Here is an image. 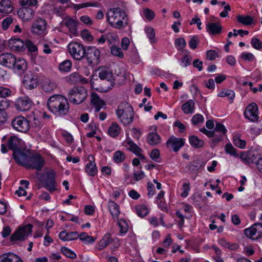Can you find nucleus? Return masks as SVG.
<instances>
[{"instance_id": "79ce46f5", "label": "nucleus", "mask_w": 262, "mask_h": 262, "mask_svg": "<svg viewBox=\"0 0 262 262\" xmlns=\"http://www.w3.org/2000/svg\"><path fill=\"white\" fill-rule=\"evenodd\" d=\"M72 6L75 10H78L80 9L88 7H97L98 6V3L97 2H86L79 4H72Z\"/></svg>"}, {"instance_id": "c85d7f7f", "label": "nucleus", "mask_w": 262, "mask_h": 262, "mask_svg": "<svg viewBox=\"0 0 262 262\" xmlns=\"http://www.w3.org/2000/svg\"><path fill=\"white\" fill-rule=\"evenodd\" d=\"M194 101L193 100H189L182 105L181 108L185 114H189L194 112Z\"/></svg>"}, {"instance_id": "2f4dec72", "label": "nucleus", "mask_w": 262, "mask_h": 262, "mask_svg": "<svg viewBox=\"0 0 262 262\" xmlns=\"http://www.w3.org/2000/svg\"><path fill=\"white\" fill-rule=\"evenodd\" d=\"M205 165V162L199 159H196L188 165V169L192 172L197 171L199 168H203Z\"/></svg>"}, {"instance_id": "cd10ccee", "label": "nucleus", "mask_w": 262, "mask_h": 262, "mask_svg": "<svg viewBox=\"0 0 262 262\" xmlns=\"http://www.w3.org/2000/svg\"><path fill=\"white\" fill-rule=\"evenodd\" d=\"M108 209L110 210L113 219H117L119 214H120V211L119 206L115 202L110 200L108 201Z\"/></svg>"}, {"instance_id": "f257e3e1", "label": "nucleus", "mask_w": 262, "mask_h": 262, "mask_svg": "<svg viewBox=\"0 0 262 262\" xmlns=\"http://www.w3.org/2000/svg\"><path fill=\"white\" fill-rule=\"evenodd\" d=\"M47 106L50 112L59 117L67 115L70 109L67 98L60 95L51 96L48 100Z\"/></svg>"}, {"instance_id": "a878e982", "label": "nucleus", "mask_w": 262, "mask_h": 262, "mask_svg": "<svg viewBox=\"0 0 262 262\" xmlns=\"http://www.w3.org/2000/svg\"><path fill=\"white\" fill-rule=\"evenodd\" d=\"M91 103L95 107L96 112H99L101 108L105 105L104 100L100 99L96 93H92L91 95Z\"/></svg>"}, {"instance_id": "2eb2a0df", "label": "nucleus", "mask_w": 262, "mask_h": 262, "mask_svg": "<svg viewBox=\"0 0 262 262\" xmlns=\"http://www.w3.org/2000/svg\"><path fill=\"white\" fill-rule=\"evenodd\" d=\"M13 128L17 131H29L30 124L28 121L23 117L15 118L11 123Z\"/></svg>"}, {"instance_id": "bb28decb", "label": "nucleus", "mask_w": 262, "mask_h": 262, "mask_svg": "<svg viewBox=\"0 0 262 262\" xmlns=\"http://www.w3.org/2000/svg\"><path fill=\"white\" fill-rule=\"evenodd\" d=\"M79 236V234L76 231L68 232L66 231H62L59 234V238L63 241H70L76 239Z\"/></svg>"}, {"instance_id": "338daca9", "label": "nucleus", "mask_w": 262, "mask_h": 262, "mask_svg": "<svg viewBox=\"0 0 262 262\" xmlns=\"http://www.w3.org/2000/svg\"><path fill=\"white\" fill-rule=\"evenodd\" d=\"M143 13L144 14V15L145 17L148 20H151L154 19V18L155 16V13L153 11L149 9V8H145L143 10Z\"/></svg>"}, {"instance_id": "39448f33", "label": "nucleus", "mask_w": 262, "mask_h": 262, "mask_svg": "<svg viewBox=\"0 0 262 262\" xmlns=\"http://www.w3.org/2000/svg\"><path fill=\"white\" fill-rule=\"evenodd\" d=\"M84 57L89 66L92 67L97 66L100 61V52L96 47H89L86 50Z\"/></svg>"}, {"instance_id": "a19ab883", "label": "nucleus", "mask_w": 262, "mask_h": 262, "mask_svg": "<svg viewBox=\"0 0 262 262\" xmlns=\"http://www.w3.org/2000/svg\"><path fill=\"white\" fill-rule=\"evenodd\" d=\"M56 88V83L50 80H46L42 83V89L45 92H50L53 91Z\"/></svg>"}, {"instance_id": "b1692460", "label": "nucleus", "mask_w": 262, "mask_h": 262, "mask_svg": "<svg viewBox=\"0 0 262 262\" xmlns=\"http://www.w3.org/2000/svg\"><path fill=\"white\" fill-rule=\"evenodd\" d=\"M13 6L10 0H2L0 2V13L7 14L13 11Z\"/></svg>"}, {"instance_id": "473e14b6", "label": "nucleus", "mask_w": 262, "mask_h": 262, "mask_svg": "<svg viewBox=\"0 0 262 262\" xmlns=\"http://www.w3.org/2000/svg\"><path fill=\"white\" fill-rule=\"evenodd\" d=\"M78 22L72 18H69L65 22V25L69 28V31L74 34H77V26Z\"/></svg>"}, {"instance_id": "37998d69", "label": "nucleus", "mask_w": 262, "mask_h": 262, "mask_svg": "<svg viewBox=\"0 0 262 262\" xmlns=\"http://www.w3.org/2000/svg\"><path fill=\"white\" fill-rule=\"evenodd\" d=\"M58 68L60 71L68 72L71 70L72 62L71 60L66 59L59 64Z\"/></svg>"}, {"instance_id": "c756f323", "label": "nucleus", "mask_w": 262, "mask_h": 262, "mask_svg": "<svg viewBox=\"0 0 262 262\" xmlns=\"http://www.w3.org/2000/svg\"><path fill=\"white\" fill-rule=\"evenodd\" d=\"M113 241L111 235L109 233L105 234L98 244V249L101 250L106 248Z\"/></svg>"}, {"instance_id": "e2e57ef3", "label": "nucleus", "mask_w": 262, "mask_h": 262, "mask_svg": "<svg viewBox=\"0 0 262 262\" xmlns=\"http://www.w3.org/2000/svg\"><path fill=\"white\" fill-rule=\"evenodd\" d=\"M190 189V183L189 182L184 183L182 186L183 192L181 196L183 198L187 197L189 194Z\"/></svg>"}, {"instance_id": "aec40b11", "label": "nucleus", "mask_w": 262, "mask_h": 262, "mask_svg": "<svg viewBox=\"0 0 262 262\" xmlns=\"http://www.w3.org/2000/svg\"><path fill=\"white\" fill-rule=\"evenodd\" d=\"M15 57L11 53H4L0 55V64L11 68L15 62Z\"/></svg>"}, {"instance_id": "4c0bfd02", "label": "nucleus", "mask_w": 262, "mask_h": 262, "mask_svg": "<svg viewBox=\"0 0 262 262\" xmlns=\"http://www.w3.org/2000/svg\"><path fill=\"white\" fill-rule=\"evenodd\" d=\"M237 20L238 23L246 26L250 25L253 22V18L249 15H238L237 16Z\"/></svg>"}, {"instance_id": "c9c22d12", "label": "nucleus", "mask_w": 262, "mask_h": 262, "mask_svg": "<svg viewBox=\"0 0 262 262\" xmlns=\"http://www.w3.org/2000/svg\"><path fill=\"white\" fill-rule=\"evenodd\" d=\"M20 140L15 136L11 137L8 143L9 149L12 150L13 152L14 150H19L18 146L19 144Z\"/></svg>"}, {"instance_id": "0eeeda50", "label": "nucleus", "mask_w": 262, "mask_h": 262, "mask_svg": "<svg viewBox=\"0 0 262 262\" xmlns=\"http://www.w3.org/2000/svg\"><path fill=\"white\" fill-rule=\"evenodd\" d=\"M69 52L76 60H80L84 57L86 50L78 42H71L68 46Z\"/></svg>"}, {"instance_id": "f3484780", "label": "nucleus", "mask_w": 262, "mask_h": 262, "mask_svg": "<svg viewBox=\"0 0 262 262\" xmlns=\"http://www.w3.org/2000/svg\"><path fill=\"white\" fill-rule=\"evenodd\" d=\"M47 23L43 18H37L33 21L31 27L33 33L39 35L44 34L46 31Z\"/></svg>"}, {"instance_id": "a211bd4d", "label": "nucleus", "mask_w": 262, "mask_h": 262, "mask_svg": "<svg viewBox=\"0 0 262 262\" xmlns=\"http://www.w3.org/2000/svg\"><path fill=\"white\" fill-rule=\"evenodd\" d=\"M29 157L20 149L14 150L13 153V157L16 162L25 167H27Z\"/></svg>"}, {"instance_id": "e433bc0d", "label": "nucleus", "mask_w": 262, "mask_h": 262, "mask_svg": "<svg viewBox=\"0 0 262 262\" xmlns=\"http://www.w3.org/2000/svg\"><path fill=\"white\" fill-rule=\"evenodd\" d=\"M219 244L223 247L228 248L231 250H236L239 248V246L236 243H230L224 238H221L219 241Z\"/></svg>"}, {"instance_id": "603ef678", "label": "nucleus", "mask_w": 262, "mask_h": 262, "mask_svg": "<svg viewBox=\"0 0 262 262\" xmlns=\"http://www.w3.org/2000/svg\"><path fill=\"white\" fill-rule=\"evenodd\" d=\"M233 142L236 146L241 148H244L246 146V141L241 139L238 135H236L233 137Z\"/></svg>"}, {"instance_id": "5fc2aeb1", "label": "nucleus", "mask_w": 262, "mask_h": 262, "mask_svg": "<svg viewBox=\"0 0 262 262\" xmlns=\"http://www.w3.org/2000/svg\"><path fill=\"white\" fill-rule=\"evenodd\" d=\"M111 52L113 55L118 56L120 58H122L123 57V53L122 52L121 48L117 47L115 45H113L112 47H111Z\"/></svg>"}, {"instance_id": "3c124183", "label": "nucleus", "mask_w": 262, "mask_h": 262, "mask_svg": "<svg viewBox=\"0 0 262 262\" xmlns=\"http://www.w3.org/2000/svg\"><path fill=\"white\" fill-rule=\"evenodd\" d=\"M61 252L66 256L71 259H75L76 258V254L73 251L66 247H62L61 248Z\"/></svg>"}, {"instance_id": "052dcab7", "label": "nucleus", "mask_w": 262, "mask_h": 262, "mask_svg": "<svg viewBox=\"0 0 262 262\" xmlns=\"http://www.w3.org/2000/svg\"><path fill=\"white\" fill-rule=\"evenodd\" d=\"M251 44L253 48L256 50L262 49V42L257 38H253L251 41Z\"/></svg>"}, {"instance_id": "7c9ffc66", "label": "nucleus", "mask_w": 262, "mask_h": 262, "mask_svg": "<svg viewBox=\"0 0 262 262\" xmlns=\"http://www.w3.org/2000/svg\"><path fill=\"white\" fill-rule=\"evenodd\" d=\"M189 143L194 148H202L204 145V142L197 136L192 135L189 138Z\"/></svg>"}, {"instance_id": "680f3d73", "label": "nucleus", "mask_w": 262, "mask_h": 262, "mask_svg": "<svg viewBox=\"0 0 262 262\" xmlns=\"http://www.w3.org/2000/svg\"><path fill=\"white\" fill-rule=\"evenodd\" d=\"M203 121L204 117L202 115L200 114H196L194 115L191 119L192 123L193 125H196L199 124L200 123H202Z\"/></svg>"}, {"instance_id": "6ab92c4d", "label": "nucleus", "mask_w": 262, "mask_h": 262, "mask_svg": "<svg viewBox=\"0 0 262 262\" xmlns=\"http://www.w3.org/2000/svg\"><path fill=\"white\" fill-rule=\"evenodd\" d=\"M8 46L13 51L23 52L25 50V41L18 38H11L8 41Z\"/></svg>"}, {"instance_id": "5701e85b", "label": "nucleus", "mask_w": 262, "mask_h": 262, "mask_svg": "<svg viewBox=\"0 0 262 262\" xmlns=\"http://www.w3.org/2000/svg\"><path fill=\"white\" fill-rule=\"evenodd\" d=\"M27 64L26 61L24 59H15V62L14 67L11 68L13 69L14 72L19 75H23L26 71Z\"/></svg>"}, {"instance_id": "6e6552de", "label": "nucleus", "mask_w": 262, "mask_h": 262, "mask_svg": "<svg viewBox=\"0 0 262 262\" xmlns=\"http://www.w3.org/2000/svg\"><path fill=\"white\" fill-rule=\"evenodd\" d=\"M32 228V226L31 224L20 227L11 235L10 241L12 242L24 241L31 233Z\"/></svg>"}, {"instance_id": "de8ad7c7", "label": "nucleus", "mask_w": 262, "mask_h": 262, "mask_svg": "<svg viewBox=\"0 0 262 262\" xmlns=\"http://www.w3.org/2000/svg\"><path fill=\"white\" fill-rule=\"evenodd\" d=\"M106 41L109 44L115 45L116 42H119V39L117 35L113 33H108L105 34Z\"/></svg>"}, {"instance_id": "774afa93", "label": "nucleus", "mask_w": 262, "mask_h": 262, "mask_svg": "<svg viewBox=\"0 0 262 262\" xmlns=\"http://www.w3.org/2000/svg\"><path fill=\"white\" fill-rule=\"evenodd\" d=\"M13 22V19L11 17H8L5 18L2 23V29L3 30H7L9 26Z\"/></svg>"}, {"instance_id": "49530a36", "label": "nucleus", "mask_w": 262, "mask_h": 262, "mask_svg": "<svg viewBox=\"0 0 262 262\" xmlns=\"http://www.w3.org/2000/svg\"><path fill=\"white\" fill-rule=\"evenodd\" d=\"M217 96L221 97H228L229 99L230 100L231 102H232L235 97V93L232 90H227L226 91H223L220 92L217 94Z\"/></svg>"}, {"instance_id": "9b49d317", "label": "nucleus", "mask_w": 262, "mask_h": 262, "mask_svg": "<svg viewBox=\"0 0 262 262\" xmlns=\"http://www.w3.org/2000/svg\"><path fill=\"white\" fill-rule=\"evenodd\" d=\"M44 165L45 160L42 157L40 156V155L36 154L29 157L26 168L36 169L37 170L40 171L42 169Z\"/></svg>"}, {"instance_id": "13d9d810", "label": "nucleus", "mask_w": 262, "mask_h": 262, "mask_svg": "<svg viewBox=\"0 0 262 262\" xmlns=\"http://www.w3.org/2000/svg\"><path fill=\"white\" fill-rule=\"evenodd\" d=\"M120 228V232L121 233H125L128 231V226L124 220H120L117 223Z\"/></svg>"}, {"instance_id": "423d86ee", "label": "nucleus", "mask_w": 262, "mask_h": 262, "mask_svg": "<svg viewBox=\"0 0 262 262\" xmlns=\"http://www.w3.org/2000/svg\"><path fill=\"white\" fill-rule=\"evenodd\" d=\"M44 177L45 174L41 175L39 178V181L42 184L43 186L51 192L56 190L55 172L51 170L47 173L46 179Z\"/></svg>"}, {"instance_id": "58836bf2", "label": "nucleus", "mask_w": 262, "mask_h": 262, "mask_svg": "<svg viewBox=\"0 0 262 262\" xmlns=\"http://www.w3.org/2000/svg\"><path fill=\"white\" fill-rule=\"evenodd\" d=\"M80 75L77 72H73L66 77L67 82L72 84H75L79 82Z\"/></svg>"}, {"instance_id": "f03ea898", "label": "nucleus", "mask_w": 262, "mask_h": 262, "mask_svg": "<svg viewBox=\"0 0 262 262\" xmlns=\"http://www.w3.org/2000/svg\"><path fill=\"white\" fill-rule=\"evenodd\" d=\"M106 18L111 26L118 29L124 28L129 22L126 12L119 7L110 9L106 13Z\"/></svg>"}, {"instance_id": "4468645a", "label": "nucleus", "mask_w": 262, "mask_h": 262, "mask_svg": "<svg viewBox=\"0 0 262 262\" xmlns=\"http://www.w3.org/2000/svg\"><path fill=\"white\" fill-rule=\"evenodd\" d=\"M185 143V139L183 138H177L173 136H170L166 142V145L173 152H178Z\"/></svg>"}, {"instance_id": "69168bd1", "label": "nucleus", "mask_w": 262, "mask_h": 262, "mask_svg": "<svg viewBox=\"0 0 262 262\" xmlns=\"http://www.w3.org/2000/svg\"><path fill=\"white\" fill-rule=\"evenodd\" d=\"M240 158L242 161L245 162L246 164H250L253 163L252 158L249 156L248 154L244 152H242L240 155Z\"/></svg>"}, {"instance_id": "09e8293b", "label": "nucleus", "mask_w": 262, "mask_h": 262, "mask_svg": "<svg viewBox=\"0 0 262 262\" xmlns=\"http://www.w3.org/2000/svg\"><path fill=\"white\" fill-rule=\"evenodd\" d=\"M16 255L12 253H5L0 255V262H12Z\"/></svg>"}, {"instance_id": "a18cd8bd", "label": "nucleus", "mask_w": 262, "mask_h": 262, "mask_svg": "<svg viewBox=\"0 0 262 262\" xmlns=\"http://www.w3.org/2000/svg\"><path fill=\"white\" fill-rule=\"evenodd\" d=\"M78 237H79L81 241L84 242L86 244H92L95 242L96 239L93 236L88 235L85 232L81 233L79 235Z\"/></svg>"}, {"instance_id": "412c9836", "label": "nucleus", "mask_w": 262, "mask_h": 262, "mask_svg": "<svg viewBox=\"0 0 262 262\" xmlns=\"http://www.w3.org/2000/svg\"><path fill=\"white\" fill-rule=\"evenodd\" d=\"M34 14V10L30 7H21L17 11L19 17L24 21L30 20L33 17Z\"/></svg>"}, {"instance_id": "bf43d9fd", "label": "nucleus", "mask_w": 262, "mask_h": 262, "mask_svg": "<svg viewBox=\"0 0 262 262\" xmlns=\"http://www.w3.org/2000/svg\"><path fill=\"white\" fill-rule=\"evenodd\" d=\"M27 48L28 51L31 52H34L37 51V47L29 39L25 40V49Z\"/></svg>"}, {"instance_id": "393cba45", "label": "nucleus", "mask_w": 262, "mask_h": 262, "mask_svg": "<svg viewBox=\"0 0 262 262\" xmlns=\"http://www.w3.org/2000/svg\"><path fill=\"white\" fill-rule=\"evenodd\" d=\"M207 31L212 35L219 34L222 30V27L219 23H209L206 25Z\"/></svg>"}, {"instance_id": "72a5a7b5", "label": "nucleus", "mask_w": 262, "mask_h": 262, "mask_svg": "<svg viewBox=\"0 0 262 262\" xmlns=\"http://www.w3.org/2000/svg\"><path fill=\"white\" fill-rule=\"evenodd\" d=\"M148 143L151 145H155L160 143L161 138L157 132H151L147 137Z\"/></svg>"}, {"instance_id": "4d7b16f0", "label": "nucleus", "mask_w": 262, "mask_h": 262, "mask_svg": "<svg viewBox=\"0 0 262 262\" xmlns=\"http://www.w3.org/2000/svg\"><path fill=\"white\" fill-rule=\"evenodd\" d=\"M225 148L226 153L229 154L235 157H238V154L236 153L237 150L232 146L231 144H227L225 146Z\"/></svg>"}, {"instance_id": "f8f14e48", "label": "nucleus", "mask_w": 262, "mask_h": 262, "mask_svg": "<svg viewBox=\"0 0 262 262\" xmlns=\"http://www.w3.org/2000/svg\"><path fill=\"white\" fill-rule=\"evenodd\" d=\"M98 72L99 77L101 80H106V81L108 83L106 90L112 89L115 84V80L111 71L106 67H101L98 69Z\"/></svg>"}, {"instance_id": "ddd939ff", "label": "nucleus", "mask_w": 262, "mask_h": 262, "mask_svg": "<svg viewBox=\"0 0 262 262\" xmlns=\"http://www.w3.org/2000/svg\"><path fill=\"white\" fill-rule=\"evenodd\" d=\"M258 112V109L257 104L253 102L246 107L244 112V116L250 121L256 122L258 121L259 119Z\"/></svg>"}, {"instance_id": "20e7f679", "label": "nucleus", "mask_w": 262, "mask_h": 262, "mask_svg": "<svg viewBox=\"0 0 262 262\" xmlns=\"http://www.w3.org/2000/svg\"><path fill=\"white\" fill-rule=\"evenodd\" d=\"M69 101L74 104H79L82 103L87 97V92L82 86L74 87L68 92Z\"/></svg>"}, {"instance_id": "8fccbe9b", "label": "nucleus", "mask_w": 262, "mask_h": 262, "mask_svg": "<svg viewBox=\"0 0 262 262\" xmlns=\"http://www.w3.org/2000/svg\"><path fill=\"white\" fill-rule=\"evenodd\" d=\"M113 158L116 163H122L125 159V155L123 151L117 150L115 152Z\"/></svg>"}, {"instance_id": "dca6fc26", "label": "nucleus", "mask_w": 262, "mask_h": 262, "mask_svg": "<svg viewBox=\"0 0 262 262\" xmlns=\"http://www.w3.org/2000/svg\"><path fill=\"white\" fill-rule=\"evenodd\" d=\"M32 105V100L27 96L18 98L15 104L16 110L21 112H26L30 110Z\"/></svg>"}, {"instance_id": "864d4df0", "label": "nucleus", "mask_w": 262, "mask_h": 262, "mask_svg": "<svg viewBox=\"0 0 262 262\" xmlns=\"http://www.w3.org/2000/svg\"><path fill=\"white\" fill-rule=\"evenodd\" d=\"M174 44L178 50H183L186 46L185 40L183 37L177 38L175 40Z\"/></svg>"}, {"instance_id": "ea45409f", "label": "nucleus", "mask_w": 262, "mask_h": 262, "mask_svg": "<svg viewBox=\"0 0 262 262\" xmlns=\"http://www.w3.org/2000/svg\"><path fill=\"white\" fill-rule=\"evenodd\" d=\"M135 208L136 213L139 216L142 217L146 216L149 212L148 209L145 205H139L136 206Z\"/></svg>"}, {"instance_id": "0e129e2a", "label": "nucleus", "mask_w": 262, "mask_h": 262, "mask_svg": "<svg viewBox=\"0 0 262 262\" xmlns=\"http://www.w3.org/2000/svg\"><path fill=\"white\" fill-rule=\"evenodd\" d=\"M199 42V39L198 36H193L189 42V46L191 49H195Z\"/></svg>"}, {"instance_id": "6e6d98bb", "label": "nucleus", "mask_w": 262, "mask_h": 262, "mask_svg": "<svg viewBox=\"0 0 262 262\" xmlns=\"http://www.w3.org/2000/svg\"><path fill=\"white\" fill-rule=\"evenodd\" d=\"M127 142L130 146L129 150L136 155L142 151V149L132 141H128Z\"/></svg>"}, {"instance_id": "c03bdc74", "label": "nucleus", "mask_w": 262, "mask_h": 262, "mask_svg": "<svg viewBox=\"0 0 262 262\" xmlns=\"http://www.w3.org/2000/svg\"><path fill=\"white\" fill-rule=\"evenodd\" d=\"M145 32L151 43H156V40L155 38V32L154 28L150 26L146 27Z\"/></svg>"}, {"instance_id": "7ed1b4c3", "label": "nucleus", "mask_w": 262, "mask_h": 262, "mask_svg": "<svg viewBox=\"0 0 262 262\" xmlns=\"http://www.w3.org/2000/svg\"><path fill=\"white\" fill-rule=\"evenodd\" d=\"M116 114L124 125L128 124L134 118L133 108L128 103L123 102L119 105Z\"/></svg>"}, {"instance_id": "4be33fe9", "label": "nucleus", "mask_w": 262, "mask_h": 262, "mask_svg": "<svg viewBox=\"0 0 262 262\" xmlns=\"http://www.w3.org/2000/svg\"><path fill=\"white\" fill-rule=\"evenodd\" d=\"M89 162L87 163L85 167L86 173L90 176H95L98 172L97 168L95 162L94 158L92 155H89L88 157Z\"/></svg>"}, {"instance_id": "9d476101", "label": "nucleus", "mask_w": 262, "mask_h": 262, "mask_svg": "<svg viewBox=\"0 0 262 262\" xmlns=\"http://www.w3.org/2000/svg\"><path fill=\"white\" fill-rule=\"evenodd\" d=\"M38 83V76L34 72L29 71L24 75L23 83L26 88L33 90L37 86Z\"/></svg>"}, {"instance_id": "1a4fd4ad", "label": "nucleus", "mask_w": 262, "mask_h": 262, "mask_svg": "<svg viewBox=\"0 0 262 262\" xmlns=\"http://www.w3.org/2000/svg\"><path fill=\"white\" fill-rule=\"evenodd\" d=\"M245 235L252 240H257L262 237V223H256L250 228L244 230Z\"/></svg>"}, {"instance_id": "f704fd0d", "label": "nucleus", "mask_w": 262, "mask_h": 262, "mask_svg": "<svg viewBox=\"0 0 262 262\" xmlns=\"http://www.w3.org/2000/svg\"><path fill=\"white\" fill-rule=\"evenodd\" d=\"M205 134H206L208 137L211 138V143L215 146L217 143L221 141L223 139V134H215V132H203Z\"/></svg>"}]
</instances>
